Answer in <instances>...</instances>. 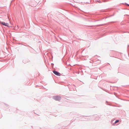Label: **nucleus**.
Masks as SVG:
<instances>
[{
  "label": "nucleus",
  "mask_w": 129,
  "mask_h": 129,
  "mask_svg": "<svg viewBox=\"0 0 129 129\" xmlns=\"http://www.w3.org/2000/svg\"><path fill=\"white\" fill-rule=\"evenodd\" d=\"M0 23L3 24V25H5V26H6L8 27H9L10 26L9 25V24L8 23H5L4 22H0Z\"/></svg>",
  "instance_id": "f257e3e1"
},
{
  "label": "nucleus",
  "mask_w": 129,
  "mask_h": 129,
  "mask_svg": "<svg viewBox=\"0 0 129 129\" xmlns=\"http://www.w3.org/2000/svg\"><path fill=\"white\" fill-rule=\"evenodd\" d=\"M53 99L55 100L59 101L60 99V97L59 96H56L54 97Z\"/></svg>",
  "instance_id": "f03ea898"
},
{
  "label": "nucleus",
  "mask_w": 129,
  "mask_h": 129,
  "mask_svg": "<svg viewBox=\"0 0 129 129\" xmlns=\"http://www.w3.org/2000/svg\"><path fill=\"white\" fill-rule=\"evenodd\" d=\"M53 73L56 75L58 76H60V74L59 72L56 71H53Z\"/></svg>",
  "instance_id": "7ed1b4c3"
},
{
  "label": "nucleus",
  "mask_w": 129,
  "mask_h": 129,
  "mask_svg": "<svg viewBox=\"0 0 129 129\" xmlns=\"http://www.w3.org/2000/svg\"><path fill=\"white\" fill-rule=\"evenodd\" d=\"M119 121V120H117L115 122V123H116Z\"/></svg>",
  "instance_id": "20e7f679"
},
{
  "label": "nucleus",
  "mask_w": 129,
  "mask_h": 129,
  "mask_svg": "<svg viewBox=\"0 0 129 129\" xmlns=\"http://www.w3.org/2000/svg\"><path fill=\"white\" fill-rule=\"evenodd\" d=\"M127 5L128 6H129V4H127Z\"/></svg>",
  "instance_id": "39448f33"
},
{
  "label": "nucleus",
  "mask_w": 129,
  "mask_h": 129,
  "mask_svg": "<svg viewBox=\"0 0 129 129\" xmlns=\"http://www.w3.org/2000/svg\"><path fill=\"white\" fill-rule=\"evenodd\" d=\"M127 5L128 6H129V4H127Z\"/></svg>",
  "instance_id": "423d86ee"
}]
</instances>
